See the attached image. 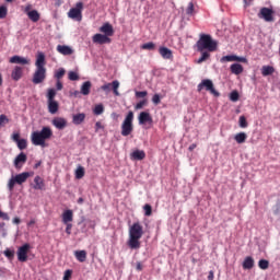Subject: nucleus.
<instances>
[{
	"instance_id": "774afa93",
	"label": "nucleus",
	"mask_w": 280,
	"mask_h": 280,
	"mask_svg": "<svg viewBox=\"0 0 280 280\" xmlns=\"http://www.w3.org/2000/svg\"><path fill=\"white\" fill-rule=\"evenodd\" d=\"M82 202H84V199H83L82 197H80V198L78 199V203H79V205H82Z\"/></svg>"
},
{
	"instance_id": "7c9ffc66",
	"label": "nucleus",
	"mask_w": 280,
	"mask_h": 280,
	"mask_svg": "<svg viewBox=\"0 0 280 280\" xmlns=\"http://www.w3.org/2000/svg\"><path fill=\"white\" fill-rule=\"evenodd\" d=\"M74 257L78 261L84 264V261H86V250H75Z\"/></svg>"
},
{
	"instance_id": "864d4df0",
	"label": "nucleus",
	"mask_w": 280,
	"mask_h": 280,
	"mask_svg": "<svg viewBox=\"0 0 280 280\" xmlns=\"http://www.w3.org/2000/svg\"><path fill=\"white\" fill-rule=\"evenodd\" d=\"M186 14H194V2H189L186 9Z\"/></svg>"
},
{
	"instance_id": "4d7b16f0",
	"label": "nucleus",
	"mask_w": 280,
	"mask_h": 280,
	"mask_svg": "<svg viewBox=\"0 0 280 280\" xmlns=\"http://www.w3.org/2000/svg\"><path fill=\"white\" fill-rule=\"evenodd\" d=\"M12 139H13V141H14L15 143H18V141L21 140V133H13V135H12Z\"/></svg>"
},
{
	"instance_id": "20e7f679",
	"label": "nucleus",
	"mask_w": 280,
	"mask_h": 280,
	"mask_svg": "<svg viewBox=\"0 0 280 280\" xmlns=\"http://www.w3.org/2000/svg\"><path fill=\"white\" fill-rule=\"evenodd\" d=\"M197 51H215L218 49V42L213 40L211 35L201 34L196 43Z\"/></svg>"
},
{
	"instance_id": "603ef678",
	"label": "nucleus",
	"mask_w": 280,
	"mask_h": 280,
	"mask_svg": "<svg viewBox=\"0 0 280 280\" xmlns=\"http://www.w3.org/2000/svg\"><path fill=\"white\" fill-rule=\"evenodd\" d=\"M4 255L8 257V259H14V250L7 249L4 250Z\"/></svg>"
},
{
	"instance_id": "b1692460",
	"label": "nucleus",
	"mask_w": 280,
	"mask_h": 280,
	"mask_svg": "<svg viewBox=\"0 0 280 280\" xmlns=\"http://www.w3.org/2000/svg\"><path fill=\"white\" fill-rule=\"evenodd\" d=\"M130 159H131V161H143V159H145V151H143V150H135L130 154Z\"/></svg>"
},
{
	"instance_id": "6e6d98bb",
	"label": "nucleus",
	"mask_w": 280,
	"mask_h": 280,
	"mask_svg": "<svg viewBox=\"0 0 280 280\" xmlns=\"http://www.w3.org/2000/svg\"><path fill=\"white\" fill-rule=\"evenodd\" d=\"M98 130H104V125H102L100 121L95 124V131L97 132Z\"/></svg>"
},
{
	"instance_id": "2eb2a0df",
	"label": "nucleus",
	"mask_w": 280,
	"mask_h": 280,
	"mask_svg": "<svg viewBox=\"0 0 280 280\" xmlns=\"http://www.w3.org/2000/svg\"><path fill=\"white\" fill-rule=\"evenodd\" d=\"M100 32L109 37L115 35V28H113V24L106 22L100 27Z\"/></svg>"
},
{
	"instance_id": "aec40b11",
	"label": "nucleus",
	"mask_w": 280,
	"mask_h": 280,
	"mask_svg": "<svg viewBox=\"0 0 280 280\" xmlns=\"http://www.w3.org/2000/svg\"><path fill=\"white\" fill-rule=\"evenodd\" d=\"M11 78L14 82H19L23 78V68L21 66H15L11 72Z\"/></svg>"
},
{
	"instance_id": "a18cd8bd",
	"label": "nucleus",
	"mask_w": 280,
	"mask_h": 280,
	"mask_svg": "<svg viewBox=\"0 0 280 280\" xmlns=\"http://www.w3.org/2000/svg\"><path fill=\"white\" fill-rule=\"evenodd\" d=\"M231 102H237L240 100V93L237 91H233L230 94Z\"/></svg>"
},
{
	"instance_id": "5fc2aeb1",
	"label": "nucleus",
	"mask_w": 280,
	"mask_h": 280,
	"mask_svg": "<svg viewBox=\"0 0 280 280\" xmlns=\"http://www.w3.org/2000/svg\"><path fill=\"white\" fill-rule=\"evenodd\" d=\"M67 226H66V233L67 235H71V230L73 229V224L71 223H65Z\"/></svg>"
},
{
	"instance_id": "0eeeda50",
	"label": "nucleus",
	"mask_w": 280,
	"mask_h": 280,
	"mask_svg": "<svg viewBox=\"0 0 280 280\" xmlns=\"http://www.w3.org/2000/svg\"><path fill=\"white\" fill-rule=\"evenodd\" d=\"M197 89L199 92L202 91V89H205L206 91L211 93V95H214V97H220V92H218V90H215V88L213 86V81H211L210 79L202 80L198 84Z\"/></svg>"
},
{
	"instance_id": "9d476101",
	"label": "nucleus",
	"mask_w": 280,
	"mask_h": 280,
	"mask_svg": "<svg viewBox=\"0 0 280 280\" xmlns=\"http://www.w3.org/2000/svg\"><path fill=\"white\" fill-rule=\"evenodd\" d=\"M258 18L264 19L267 23H272L275 21V10L264 7L260 9Z\"/></svg>"
},
{
	"instance_id": "1a4fd4ad",
	"label": "nucleus",
	"mask_w": 280,
	"mask_h": 280,
	"mask_svg": "<svg viewBox=\"0 0 280 280\" xmlns=\"http://www.w3.org/2000/svg\"><path fill=\"white\" fill-rule=\"evenodd\" d=\"M32 249V245L30 243H25L21 247L18 248V260L21 261L22 264H25L27 261V255L30 250Z\"/></svg>"
},
{
	"instance_id": "e2e57ef3",
	"label": "nucleus",
	"mask_w": 280,
	"mask_h": 280,
	"mask_svg": "<svg viewBox=\"0 0 280 280\" xmlns=\"http://www.w3.org/2000/svg\"><path fill=\"white\" fill-rule=\"evenodd\" d=\"M196 148H197V144H196V143H192V144L189 145L188 150H189L190 152H194V150H196Z\"/></svg>"
},
{
	"instance_id": "ddd939ff",
	"label": "nucleus",
	"mask_w": 280,
	"mask_h": 280,
	"mask_svg": "<svg viewBox=\"0 0 280 280\" xmlns=\"http://www.w3.org/2000/svg\"><path fill=\"white\" fill-rule=\"evenodd\" d=\"M92 40L96 45H110L113 43V39H110V37L100 33L93 35Z\"/></svg>"
},
{
	"instance_id": "680f3d73",
	"label": "nucleus",
	"mask_w": 280,
	"mask_h": 280,
	"mask_svg": "<svg viewBox=\"0 0 280 280\" xmlns=\"http://www.w3.org/2000/svg\"><path fill=\"white\" fill-rule=\"evenodd\" d=\"M136 270L141 272V270H143V265L141 262H137Z\"/></svg>"
},
{
	"instance_id": "c9c22d12",
	"label": "nucleus",
	"mask_w": 280,
	"mask_h": 280,
	"mask_svg": "<svg viewBox=\"0 0 280 280\" xmlns=\"http://www.w3.org/2000/svg\"><path fill=\"white\" fill-rule=\"evenodd\" d=\"M46 97H47V102L56 101V91L54 89H48Z\"/></svg>"
},
{
	"instance_id": "338daca9",
	"label": "nucleus",
	"mask_w": 280,
	"mask_h": 280,
	"mask_svg": "<svg viewBox=\"0 0 280 280\" xmlns=\"http://www.w3.org/2000/svg\"><path fill=\"white\" fill-rule=\"evenodd\" d=\"M33 224H36V220L32 219L28 223L27 226H33Z\"/></svg>"
},
{
	"instance_id": "f257e3e1",
	"label": "nucleus",
	"mask_w": 280,
	"mask_h": 280,
	"mask_svg": "<svg viewBox=\"0 0 280 280\" xmlns=\"http://www.w3.org/2000/svg\"><path fill=\"white\" fill-rule=\"evenodd\" d=\"M143 237V225H141V222H135L129 228V240H128V246L131 248V250H139L141 248V238Z\"/></svg>"
},
{
	"instance_id": "cd10ccee",
	"label": "nucleus",
	"mask_w": 280,
	"mask_h": 280,
	"mask_svg": "<svg viewBox=\"0 0 280 280\" xmlns=\"http://www.w3.org/2000/svg\"><path fill=\"white\" fill-rule=\"evenodd\" d=\"M91 86H93L91 81L83 82V84L81 85V91H80L81 95H90Z\"/></svg>"
},
{
	"instance_id": "c85d7f7f",
	"label": "nucleus",
	"mask_w": 280,
	"mask_h": 280,
	"mask_svg": "<svg viewBox=\"0 0 280 280\" xmlns=\"http://www.w3.org/2000/svg\"><path fill=\"white\" fill-rule=\"evenodd\" d=\"M231 73H234V75H240L241 73H244V67L240 63H233L230 67Z\"/></svg>"
},
{
	"instance_id": "39448f33",
	"label": "nucleus",
	"mask_w": 280,
	"mask_h": 280,
	"mask_svg": "<svg viewBox=\"0 0 280 280\" xmlns=\"http://www.w3.org/2000/svg\"><path fill=\"white\" fill-rule=\"evenodd\" d=\"M34 176V173L23 172L15 176H12L8 182L9 191H14L15 185H23V183H27V178Z\"/></svg>"
},
{
	"instance_id": "0e129e2a",
	"label": "nucleus",
	"mask_w": 280,
	"mask_h": 280,
	"mask_svg": "<svg viewBox=\"0 0 280 280\" xmlns=\"http://www.w3.org/2000/svg\"><path fill=\"white\" fill-rule=\"evenodd\" d=\"M13 224H21V219L19 217H15L13 219Z\"/></svg>"
},
{
	"instance_id": "69168bd1",
	"label": "nucleus",
	"mask_w": 280,
	"mask_h": 280,
	"mask_svg": "<svg viewBox=\"0 0 280 280\" xmlns=\"http://www.w3.org/2000/svg\"><path fill=\"white\" fill-rule=\"evenodd\" d=\"M43 164L42 161H38L35 165H34V170H38V167Z\"/></svg>"
},
{
	"instance_id": "f3484780",
	"label": "nucleus",
	"mask_w": 280,
	"mask_h": 280,
	"mask_svg": "<svg viewBox=\"0 0 280 280\" xmlns=\"http://www.w3.org/2000/svg\"><path fill=\"white\" fill-rule=\"evenodd\" d=\"M11 65H30V59L15 55L9 59Z\"/></svg>"
},
{
	"instance_id": "f704fd0d",
	"label": "nucleus",
	"mask_w": 280,
	"mask_h": 280,
	"mask_svg": "<svg viewBox=\"0 0 280 280\" xmlns=\"http://www.w3.org/2000/svg\"><path fill=\"white\" fill-rule=\"evenodd\" d=\"M141 49H144L148 51H154L156 49V44H154V42L145 43L141 46Z\"/></svg>"
},
{
	"instance_id": "a19ab883",
	"label": "nucleus",
	"mask_w": 280,
	"mask_h": 280,
	"mask_svg": "<svg viewBox=\"0 0 280 280\" xmlns=\"http://www.w3.org/2000/svg\"><path fill=\"white\" fill-rule=\"evenodd\" d=\"M75 178H84V168L82 166H79L75 171Z\"/></svg>"
},
{
	"instance_id": "5701e85b",
	"label": "nucleus",
	"mask_w": 280,
	"mask_h": 280,
	"mask_svg": "<svg viewBox=\"0 0 280 280\" xmlns=\"http://www.w3.org/2000/svg\"><path fill=\"white\" fill-rule=\"evenodd\" d=\"M33 189L43 191V189H45V179H43V177H40L38 175L35 176Z\"/></svg>"
},
{
	"instance_id": "4468645a",
	"label": "nucleus",
	"mask_w": 280,
	"mask_h": 280,
	"mask_svg": "<svg viewBox=\"0 0 280 280\" xmlns=\"http://www.w3.org/2000/svg\"><path fill=\"white\" fill-rule=\"evenodd\" d=\"M13 163H14L15 170H21V167H23V165L27 163V154H25L24 152H21L19 155H16Z\"/></svg>"
},
{
	"instance_id": "412c9836",
	"label": "nucleus",
	"mask_w": 280,
	"mask_h": 280,
	"mask_svg": "<svg viewBox=\"0 0 280 280\" xmlns=\"http://www.w3.org/2000/svg\"><path fill=\"white\" fill-rule=\"evenodd\" d=\"M57 51L58 54H61V56H71L73 54V48L67 45H58Z\"/></svg>"
},
{
	"instance_id": "423d86ee",
	"label": "nucleus",
	"mask_w": 280,
	"mask_h": 280,
	"mask_svg": "<svg viewBox=\"0 0 280 280\" xmlns=\"http://www.w3.org/2000/svg\"><path fill=\"white\" fill-rule=\"evenodd\" d=\"M132 121H135V113L132 110H129L121 124L122 137H129V135H132V130H135V126L132 125Z\"/></svg>"
},
{
	"instance_id": "bb28decb",
	"label": "nucleus",
	"mask_w": 280,
	"mask_h": 280,
	"mask_svg": "<svg viewBox=\"0 0 280 280\" xmlns=\"http://www.w3.org/2000/svg\"><path fill=\"white\" fill-rule=\"evenodd\" d=\"M48 102V112L50 115H56L58 113V109L60 108V105L57 103V101H47Z\"/></svg>"
},
{
	"instance_id": "3c124183",
	"label": "nucleus",
	"mask_w": 280,
	"mask_h": 280,
	"mask_svg": "<svg viewBox=\"0 0 280 280\" xmlns=\"http://www.w3.org/2000/svg\"><path fill=\"white\" fill-rule=\"evenodd\" d=\"M71 275H73V271L71 269L66 270L63 275V280H71Z\"/></svg>"
},
{
	"instance_id": "09e8293b",
	"label": "nucleus",
	"mask_w": 280,
	"mask_h": 280,
	"mask_svg": "<svg viewBox=\"0 0 280 280\" xmlns=\"http://www.w3.org/2000/svg\"><path fill=\"white\" fill-rule=\"evenodd\" d=\"M152 103H153L155 106H159V104H161V95L154 94L153 97H152Z\"/></svg>"
},
{
	"instance_id": "473e14b6",
	"label": "nucleus",
	"mask_w": 280,
	"mask_h": 280,
	"mask_svg": "<svg viewBox=\"0 0 280 280\" xmlns=\"http://www.w3.org/2000/svg\"><path fill=\"white\" fill-rule=\"evenodd\" d=\"M275 73V68L272 66H262L261 74L266 78L268 75H272Z\"/></svg>"
},
{
	"instance_id": "49530a36",
	"label": "nucleus",
	"mask_w": 280,
	"mask_h": 280,
	"mask_svg": "<svg viewBox=\"0 0 280 280\" xmlns=\"http://www.w3.org/2000/svg\"><path fill=\"white\" fill-rule=\"evenodd\" d=\"M102 113H104V105L102 104L96 105L94 108V115H102Z\"/></svg>"
},
{
	"instance_id": "72a5a7b5",
	"label": "nucleus",
	"mask_w": 280,
	"mask_h": 280,
	"mask_svg": "<svg viewBox=\"0 0 280 280\" xmlns=\"http://www.w3.org/2000/svg\"><path fill=\"white\" fill-rule=\"evenodd\" d=\"M201 54V57L197 60L198 65H202V62H205L206 60H209V58H211V54H209V51H199Z\"/></svg>"
},
{
	"instance_id": "7ed1b4c3",
	"label": "nucleus",
	"mask_w": 280,
	"mask_h": 280,
	"mask_svg": "<svg viewBox=\"0 0 280 280\" xmlns=\"http://www.w3.org/2000/svg\"><path fill=\"white\" fill-rule=\"evenodd\" d=\"M54 137V130L51 127L45 126L39 131H33L31 135V141L33 145H39L40 148H47V142Z\"/></svg>"
},
{
	"instance_id": "ea45409f",
	"label": "nucleus",
	"mask_w": 280,
	"mask_h": 280,
	"mask_svg": "<svg viewBox=\"0 0 280 280\" xmlns=\"http://www.w3.org/2000/svg\"><path fill=\"white\" fill-rule=\"evenodd\" d=\"M238 124L240 128H248V121H246L245 116H240Z\"/></svg>"
},
{
	"instance_id": "8fccbe9b",
	"label": "nucleus",
	"mask_w": 280,
	"mask_h": 280,
	"mask_svg": "<svg viewBox=\"0 0 280 280\" xmlns=\"http://www.w3.org/2000/svg\"><path fill=\"white\" fill-rule=\"evenodd\" d=\"M136 97H138V98L148 97V91H141V92L137 91Z\"/></svg>"
},
{
	"instance_id": "6e6552de",
	"label": "nucleus",
	"mask_w": 280,
	"mask_h": 280,
	"mask_svg": "<svg viewBox=\"0 0 280 280\" xmlns=\"http://www.w3.org/2000/svg\"><path fill=\"white\" fill-rule=\"evenodd\" d=\"M82 10H84V3L77 2L75 8H71L68 12L69 19L73 21H82Z\"/></svg>"
},
{
	"instance_id": "c03bdc74",
	"label": "nucleus",
	"mask_w": 280,
	"mask_h": 280,
	"mask_svg": "<svg viewBox=\"0 0 280 280\" xmlns=\"http://www.w3.org/2000/svg\"><path fill=\"white\" fill-rule=\"evenodd\" d=\"M143 210H144V215L147 217L152 215V206H150V203L144 205Z\"/></svg>"
},
{
	"instance_id": "79ce46f5",
	"label": "nucleus",
	"mask_w": 280,
	"mask_h": 280,
	"mask_svg": "<svg viewBox=\"0 0 280 280\" xmlns=\"http://www.w3.org/2000/svg\"><path fill=\"white\" fill-rule=\"evenodd\" d=\"M5 16H8V7L3 4L0 7V19H5Z\"/></svg>"
},
{
	"instance_id": "e433bc0d",
	"label": "nucleus",
	"mask_w": 280,
	"mask_h": 280,
	"mask_svg": "<svg viewBox=\"0 0 280 280\" xmlns=\"http://www.w3.org/2000/svg\"><path fill=\"white\" fill-rule=\"evenodd\" d=\"M269 266H270V262L266 259H260L258 261V267L260 268V270H268Z\"/></svg>"
},
{
	"instance_id": "13d9d810",
	"label": "nucleus",
	"mask_w": 280,
	"mask_h": 280,
	"mask_svg": "<svg viewBox=\"0 0 280 280\" xmlns=\"http://www.w3.org/2000/svg\"><path fill=\"white\" fill-rule=\"evenodd\" d=\"M0 218H2V220H10V215H8V213H5L1 210H0Z\"/></svg>"
},
{
	"instance_id": "dca6fc26",
	"label": "nucleus",
	"mask_w": 280,
	"mask_h": 280,
	"mask_svg": "<svg viewBox=\"0 0 280 280\" xmlns=\"http://www.w3.org/2000/svg\"><path fill=\"white\" fill-rule=\"evenodd\" d=\"M138 121L140 126H143L145 124H152L153 119L150 113L148 112H141L138 116Z\"/></svg>"
},
{
	"instance_id": "6ab92c4d",
	"label": "nucleus",
	"mask_w": 280,
	"mask_h": 280,
	"mask_svg": "<svg viewBox=\"0 0 280 280\" xmlns=\"http://www.w3.org/2000/svg\"><path fill=\"white\" fill-rule=\"evenodd\" d=\"M52 126H55V128L58 130H65V128H67V119L62 117H56L52 119Z\"/></svg>"
},
{
	"instance_id": "de8ad7c7",
	"label": "nucleus",
	"mask_w": 280,
	"mask_h": 280,
	"mask_svg": "<svg viewBox=\"0 0 280 280\" xmlns=\"http://www.w3.org/2000/svg\"><path fill=\"white\" fill-rule=\"evenodd\" d=\"M65 68L59 69L56 73H55V78L58 80H61V78H65Z\"/></svg>"
},
{
	"instance_id": "f8f14e48",
	"label": "nucleus",
	"mask_w": 280,
	"mask_h": 280,
	"mask_svg": "<svg viewBox=\"0 0 280 280\" xmlns=\"http://www.w3.org/2000/svg\"><path fill=\"white\" fill-rule=\"evenodd\" d=\"M24 14H26L33 23H38V21H40V13L36 10H32V4H27L24 8Z\"/></svg>"
},
{
	"instance_id": "a878e982",
	"label": "nucleus",
	"mask_w": 280,
	"mask_h": 280,
	"mask_svg": "<svg viewBox=\"0 0 280 280\" xmlns=\"http://www.w3.org/2000/svg\"><path fill=\"white\" fill-rule=\"evenodd\" d=\"M255 267V259L253 257L247 256L243 261V269L244 270H252Z\"/></svg>"
},
{
	"instance_id": "4be33fe9",
	"label": "nucleus",
	"mask_w": 280,
	"mask_h": 280,
	"mask_svg": "<svg viewBox=\"0 0 280 280\" xmlns=\"http://www.w3.org/2000/svg\"><path fill=\"white\" fill-rule=\"evenodd\" d=\"M159 54L164 58V60H172V58H174L172 50L167 47H160Z\"/></svg>"
},
{
	"instance_id": "37998d69",
	"label": "nucleus",
	"mask_w": 280,
	"mask_h": 280,
	"mask_svg": "<svg viewBox=\"0 0 280 280\" xmlns=\"http://www.w3.org/2000/svg\"><path fill=\"white\" fill-rule=\"evenodd\" d=\"M68 78L72 82H75V81L80 80V75H78V72H73V71L69 72Z\"/></svg>"
},
{
	"instance_id": "bf43d9fd",
	"label": "nucleus",
	"mask_w": 280,
	"mask_h": 280,
	"mask_svg": "<svg viewBox=\"0 0 280 280\" xmlns=\"http://www.w3.org/2000/svg\"><path fill=\"white\" fill-rule=\"evenodd\" d=\"M56 89H57V91H62L63 85H62V82L60 80H57Z\"/></svg>"
},
{
	"instance_id": "f03ea898",
	"label": "nucleus",
	"mask_w": 280,
	"mask_h": 280,
	"mask_svg": "<svg viewBox=\"0 0 280 280\" xmlns=\"http://www.w3.org/2000/svg\"><path fill=\"white\" fill-rule=\"evenodd\" d=\"M47 61L45 60V54L38 52L35 61V72L33 74L32 82L33 84H43L47 78V68H45Z\"/></svg>"
},
{
	"instance_id": "393cba45",
	"label": "nucleus",
	"mask_w": 280,
	"mask_h": 280,
	"mask_svg": "<svg viewBox=\"0 0 280 280\" xmlns=\"http://www.w3.org/2000/svg\"><path fill=\"white\" fill-rule=\"evenodd\" d=\"M62 222L63 224H69L73 222V210H66L62 213Z\"/></svg>"
},
{
	"instance_id": "58836bf2",
	"label": "nucleus",
	"mask_w": 280,
	"mask_h": 280,
	"mask_svg": "<svg viewBox=\"0 0 280 280\" xmlns=\"http://www.w3.org/2000/svg\"><path fill=\"white\" fill-rule=\"evenodd\" d=\"M143 106H148V98H144V100L140 101L139 103H137L135 108H136V110H141V108H143Z\"/></svg>"
},
{
	"instance_id": "4c0bfd02",
	"label": "nucleus",
	"mask_w": 280,
	"mask_h": 280,
	"mask_svg": "<svg viewBox=\"0 0 280 280\" xmlns=\"http://www.w3.org/2000/svg\"><path fill=\"white\" fill-rule=\"evenodd\" d=\"M16 143H18L19 150L27 149V140L26 139H20Z\"/></svg>"
},
{
	"instance_id": "052dcab7",
	"label": "nucleus",
	"mask_w": 280,
	"mask_h": 280,
	"mask_svg": "<svg viewBox=\"0 0 280 280\" xmlns=\"http://www.w3.org/2000/svg\"><path fill=\"white\" fill-rule=\"evenodd\" d=\"M213 279H215V273L213 272V270H210L208 275V280H213Z\"/></svg>"
},
{
	"instance_id": "a211bd4d",
	"label": "nucleus",
	"mask_w": 280,
	"mask_h": 280,
	"mask_svg": "<svg viewBox=\"0 0 280 280\" xmlns=\"http://www.w3.org/2000/svg\"><path fill=\"white\" fill-rule=\"evenodd\" d=\"M221 62H246V58L237 57L235 55H228L221 58Z\"/></svg>"
},
{
	"instance_id": "2f4dec72",
	"label": "nucleus",
	"mask_w": 280,
	"mask_h": 280,
	"mask_svg": "<svg viewBox=\"0 0 280 280\" xmlns=\"http://www.w3.org/2000/svg\"><path fill=\"white\" fill-rule=\"evenodd\" d=\"M246 139H248L246 132H238L234 136L236 143H246Z\"/></svg>"
},
{
	"instance_id": "9b49d317",
	"label": "nucleus",
	"mask_w": 280,
	"mask_h": 280,
	"mask_svg": "<svg viewBox=\"0 0 280 280\" xmlns=\"http://www.w3.org/2000/svg\"><path fill=\"white\" fill-rule=\"evenodd\" d=\"M101 91H104L105 93L113 91L114 95H116V97H119V82L115 80L112 83H105L101 86Z\"/></svg>"
},
{
	"instance_id": "c756f323",
	"label": "nucleus",
	"mask_w": 280,
	"mask_h": 280,
	"mask_svg": "<svg viewBox=\"0 0 280 280\" xmlns=\"http://www.w3.org/2000/svg\"><path fill=\"white\" fill-rule=\"evenodd\" d=\"M84 119H86V115L84 113H81V114H75L73 115L72 117V122L75 125V126H80V124H82L84 121Z\"/></svg>"
}]
</instances>
